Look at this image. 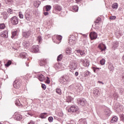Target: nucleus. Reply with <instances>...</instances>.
Wrapping results in <instances>:
<instances>
[{"label":"nucleus","instance_id":"obj_29","mask_svg":"<svg viewBox=\"0 0 124 124\" xmlns=\"http://www.w3.org/2000/svg\"><path fill=\"white\" fill-rule=\"evenodd\" d=\"M101 18L100 17L98 18L95 21V24L97 25V24L99 23V22H101Z\"/></svg>","mask_w":124,"mask_h":124},{"label":"nucleus","instance_id":"obj_26","mask_svg":"<svg viewBox=\"0 0 124 124\" xmlns=\"http://www.w3.org/2000/svg\"><path fill=\"white\" fill-rule=\"evenodd\" d=\"M56 92L58 94H60V95L62 94V90H61V88H57L56 90Z\"/></svg>","mask_w":124,"mask_h":124},{"label":"nucleus","instance_id":"obj_44","mask_svg":"<svg viewBox=\"0 0 124 124\" xmlns=\"http://www.w3.org/2000/svg\"><path fill=\"white\" fill-rule=\"evenodd\" d=\"M8 13H10V14H12L13 13V11L11 9H9L7 11Z\"/></svg>","mask_w":124,"mask_h":124},{"label":"nucleus","instance_id":"obj_33","mask_svg":"<svg viewBox=\"0 0 124 124\" xmlns=\"http://www.w3.org/2000/svg\"><path fill=\"white\" fill-rule=\"evenodd\" d=\"M17 34V31H14V32H13L12 33V38H14V37H15V36H16Z\"/></svg>","mask_w":124,"mask_h":124},{"label":"nucleus","instance_id":"obj_35","mask_svg":"<svg viewBox=\"0 0 124 124\" xmlns=\"http://www.w3.org/2000/svg\"><path fill=\"white\" fill-rule=\"evenodd\" d=\"M100 63H101L102 65L105 64V59H102L100 61Z\"/></svg>","mask_w":124,"mask_h":124},{"label":"nucleus","instance_id":"obj_10","mask_svg":"<svg viewBox=\"0 0 124 124\" xmlns=\"http://www.w3.org/2000/svg\"><path fill=\"white\" fill-rule=\"evenodd\" d=\"M54 10H55V11H62V6L58 5V4H56V5H55L54 6Z\"/></svg>","mask_w":124,"mask_h":124},{"label":"nucleus","instance_id":"obj_12","mask_svg":"<svg viewBox=\"0 0 124 124\" xmlns=\"http://www.w3.org/2000/svg\"><path fill=\"white\" fill-rule=\"evenodd\" d=\"M81 62H82L83 63V65L85 67H88L90 65V62L88 61L87 60H86V61L82 60Z\"/></svg>","mask_w":124,"mask_h":124},{"label":"nucleus","instance_id":"obj_23","mask_svg":"<svg viewBox=\"0 0 124 124\" xmlns=\"http://www.w3.org/2000/svg\"><path fill=\"white\" fill-rule=\"evenodd\" d=\"M93 93L95 94V95H98L99 94V91L98 89H95L93 90Z\"/></svg>","mask_w":124,"mask_h":124},{"label":"nucleus","instance_id":"obj_11","mask_svg":"<svg viewBox=\"0 0 124 124\" xmlns=\"http://www.w3.org/2000/svg\"><path fill=\"white\" fill-rule=\"evenodd\" d=\"M22 45L25 48H28L30 46V42L29 41H25L23 42Z\"/></svg>","mask_w":124,"mask_h":124},{"label":"nucleus","instance_id":"obj_37","mask_svg":"<svg viewBox=\"0 0 124 124\" xmlns=\"http://www.w3.org/2000/svg\"><path fill=\"white\" fill-rule=\"evenodd\" d=\"M77 67V64L76 63H74V65H72V68L73 69V70H75V69H76Z\"/></svg>","mask_w":124,"mask_h":124},{"label":"nucleus","instance_id":"obj_24","mask_svg":"<svg viewBox=\"0 0 124 124\" xmlns=\"http://www.w3.org/2000/svg\"><path fill=\"white\" fill-rule=\"evenodd\" d=\"M12 62L10 60L8 61L7 63L5 64V66H6L7 67H8L11 64H12Z\"/></svg>","mask_w":124,"mask_h":124},{"label":"nucleus","instance_id":"obj_51","mask_svg":"<svg viewBox=\"0 0 124 124\" xmlns=\"http://www.w3.org/2000/svg\"><path fill=\"white\" fill-rule=\"evenodd\" d=\"M36 2L37 4L38 5V6H39V5H40V4L41 3V2H40L39 0H37Z\"/></svg>","mask_w":124,"mask_h":124},{"label":"nucleus","instance_id":"obj_52","mask_svg":"<svg viewBox=\"0 0 124 124\" xmlns=\"http://www.w3.org/2000/svg\"><path fill=\"white\" fill-rule=\"evenodd\" d=\"M82 0H76L77 3H81Z\"/></svg>","mask_w":124,"mask_h":124},{"label":"nucleus","instance_id":"obj_54","mask_svg":"<svg viewBox=\"0 0 124 124\" xmlns=\"http://www.w3.org/2000/svg\"><path fill=\"white\" fill-rule=\"evenodd\" d=\"M40 117L41 118V119H44L45 118V117L44 116V115L43 114H42Z\"/></svg>","mask_w":124,"mask_h":124},{"label":"nucleus","instance_id":"obj_63","mask_svg":"<svg viewBox=\"0 0 124 124\" xmlns=\"http://www.w3.org/2000/svg\"><path fill=\"white\" fill-rule=\"evenodd\" d=\"M0 124H2V123H1L0 122Z\"/></svg>","mask_w":124,"mask_h":124},{"label":"nucleus","instance_id":"obj_15","mask_svg":"<svg viewBox=\"0 0 124 124\" xmlns=\"http://www.w3.org/2000/svg\"><path fill=\"white\" fill-rule=\"evenodd\" d=\"M15 119H16V121H21V120H22V115H21V114H16Z\"/></svg>","mask_w":124,"mask_h":124},{"label":"nucleus","instance_id":"obj_3","mask_svg":"<svg viewBox=\"0 0 124 124\" xmlns=\"http://www.w3.org/2000/svg\"><path fill=\"white\" fill-rule=\"evenodd\" d=\"M10 21L12 23V24L14 26H16V25H18V23H19V19H18V17L17 16H15L12 17Z\"/></svg>","mask_w":124,"mask_h":124},{"label":"nucleus","instance_id":"obj_14","mask_svg":"<svg viewBox=\"0 0 124 124\" xmlns=\"http://www.w3.org/2000/svg\"><path fill=\"white\" fill-rule=\"evenodd\" d=\"M65 51L67 55H71V53H72V49L70 47H67Z\"/></svg>","mask_w":124,"mask_h":124},{"label":"nucleus","instance_id":"obj_5","mask_svg":"<svg viewBox=\"0 0 124 124\" xmlns=\"http://www.w3.org/2000/svg\"><path fill=\"white\" fill-rule=\"evenodd\" d=\"M78 103L79 104V105H81L82 106H84L85 104L87 103V100L86 99L82 98L78 100Z\"/></svg>","mask_w":124,"mask_h":124},{"label":"nucleus","instance_id":"obj_27","mask_svg":"<svg viewBox=\"0 0 124 124\" xmlns=\"http://www.w3.org/2000/svg\"><path fill=\"white\" fill-rule=\"evenodd\" d=\"M2 14H3V18H4L5 20H6V19H7V18H8V16H7V13L4 12V13H3Z\"/></svg>","mask_w":124,"mask_h":124},{"label":"nucleus","instance_id":"obj_56","mask_svg":"<svg viewBox=\"0 0 124 124\" xmlns=\"http://www.w3.org/2000/svg\"><path fill=\"white\" fill-rule=\"evenodd\" d=\"M78 75H79V73H78V72H76L75 73V76H78Z\"/></svg>","mask_w":124,"mask_h":124},{"label":"nucleus","instance_id":"obj_55","mask_svg":"<svg viewBox=\"0 0 124 124\" xmlns=\"http://www.w3.org/2000/svg\"><path fill=\"white\" fill-rule=\"evenodd\" d=\"M3 33H5V34L7 35V33H8V32L7 31H5L3 32Z\"/></svg>","mask_w":124,"mask_h":124},{"label":"nucleus","instance_id":"obj_34","mask_svg":"<svg viewBox=\"0 0 124 124\" xmlns=\"http://www.w3.org/2000/svg\"><path fill=\"white\" fill-rule=\"evenodd\" d=\"M5 28V25L3 23L0 24V30H3Z\"/></svg>","mask_w":124,"mask_h":124},{"label":"nucleus","instance_id":"obj_30","mask_svg":"<svg viewBox=\"0 0 124 124\" xmlns=\"http://www.w3.org/2000/svg\"><path fill=\"white\" fill-rule=\"evenodd\" d=\"M112 8L113 9H117L118 8V3H114L112 6Z\"/></svg>","mask_w":124,"mask_h":124},{"label":"nucleus","instance_id":"obj_57","mask_svg":"<svg viewBox=\"0 0 124 124\" xmlns=\"http://www.w3.org/2000/svg\"><path fill=\"white\" fill-rule=\"evenodd\" d=\"M98 83H100V84H104L103 82H102V81H98Z\"/></svg>","mask_w":124,"mask_h":124},{"label":"nucleus","instance_id":"obj_36","mask_svg":"<svg viewBox=\"0 0 124 124\" xmlns=\"http://www.w3.org/2000/svg\"><path fill=\"white\" fill-rule=\"evenodd\" d=\"M78 6H74L73 7V10H74V11H78Z\"/></svg>","mask_w":124,"mask_h":124},{"label":"nucleus","instance_id":"obj_43","mask_svg":"<svg viewBox=\"0 0 124 124\" xmlns=\"http://www.w3.org/2000/svg\"><path fill=\"white\" fill-rule=\"evenodd\" d=\"M50 78H49V77H47L46 82V84H50Z\"/></svg>","mask_w":124,"mask_h":124},{"label":"nucleus","instance_id":"obj_7","mask_svg":"<svg viewBox=\"0 0 124 124\" xmlns=\"http://www.w3.org/2000/svg\"><path fill=\"white\" fill-rule=\"evenodd\" d=\"M39 51V46H33L32 47V52L33 53H37Z\"/></svg>","mask_w":124,"mask_h":124},{"label":"nucleus","instance_id":"obj_60","mask_svg":"<svg viewBox=\"0 0 124 124\" xmlns=\"http://www.w3.org/2000/svg\"><path fill=\"white\" fill-rule=\"evenodd\" d=\"M115 45H116V47H118V44H115Z\"/></svg>","mask_w":124,"mask_h":124},{"label":"nucleus","instance_id":"obj_41","mask_svg":"<svg viewBox=\"0 0 124 124\" xmlns=\"http://www.w3.org/2000/svg\"><path fill=\"white\" fill-rule=\"evenodd\" d=\"M56 38L58 40H62V37L61 35H58L57 36Z\"/></svg>","mask_w":124,"mask_h":124},{"label":"nucleus","instance_id":"obj_19","mask_svg":"<svg viewBox=\"0 0 124 124\" xmlns=\"http://www.w3.org/2000/svg\"><path fill=\"white\" fill-rule=\"evenodd\" d=\"M20 57L21 59H26V57H27V53L26 52H23L20 53Z\"/></svg>","mask_w":124,"mask_h":124},{"label":"nucleus","instance_id":"obj_25","mask_svg":"<svg viewBox=\"0 0 124 124\" xmlns=\"http://www.w3.org/2000/svg\"><path fill=\"white\" fill-rule=\"evenodd\" d=\"M62 57L63 56L62 55V54H60V55H59L57 57V61L61 62V61L62 60Z\"/></svg>","mask_w":124,"mask_h":124},{"label":"nucleus","instance_id":"obj_50","mask_svg":"<svg viewBox=\"0 0 124 124\" xmlns=\"http://www.w3.org/2000/svg\"><path fill=\"white\" fill-rule=\"evenodd\" d=\"M35 123H34V122H33L32 120H31L30 122L29 123H28V124H35Z\"/></svg>","mask_w":124,"mask_h":124},{"label":"nucleus","instance_id":"obj_64","mask_svg":"<svg viewBox=\"0 0 124 124\" xmlns=\"http://www.w3.org/2000/svg\"><path fill=\"white\" fill-rule=\"evenodd\" d=\"M27 66H29V65L28 64V65H27Z\"/></svg>","mask_w":124,"mask_h":124},{"label":"nucleus","instance_id":"obj_21","mask_svg":"<svg viewBox=\"0 0 124 124\" xmlns=\"http://www.w3.org/2000/svg\"><path fill=\"white\" fill-rule=\"evenodd\" d=\"M44 8H46V11L48 12L49 10H51L52 6H51V5H47L46 6H45Z\"/></svg>","mask_w":124,"mask_h":124},{"label":"nucleus","instance_id":"obj_4","mask_svg":"<svg viewBox=\"0 0 124 124\" xmlns=\"http://www.w3.org/2000/svg\"><path fill=\"white\" fill-rule=\"evenodd\" d=\"M90 37L91 40H93V39H96V38H97V33H96V32L94 31L91 32L90 33Z\"/></svg>","mask_w":124,"mask_h":124},{"label":"nucleus","instance_id":"obj_18","mask_svg":"<svg viewBox=\"0 0 124 124\" xmlns=\"http://www.w3.org/2000/svg\"><path fill=\"white\" fill-rule=\"evenodd\" d=\"M116 122H118V117L117 116H114L111 119L110 122L114 124V123H116Z\"/></svg>","mask_w":124,"mask_h":124},{"label":"nucleus","instance_id":"obj_53","mask_svg":"<svg viewBox=\"0 0 124 124\" xmlns=\"http://www.w3.org/2000/svg\"><path fill=\"white\" fill-rule=\"evenodd\" d=\"M44 14L45 16H47V15H49V13L48 12H44Z\"/></svg>","mask_w":124,"mask_h":124},{"label":"nucleus","instance_id":"obj_49","mask_svg":"<svg viewBox=\"0 0 124 124\" xmlns=\"http://www.w3.org/2000/svg\"><path fill=\"white\" fill-rule=\"evenodd\" d=\"M109 19H110V20H115V19H116V16H111L109 17Z\"/></svg>","mask_w":124,"mask_h":124},{"label":"nucleus","instance_id":"obj_45","mask_svg":"<svg viewBox=\"0 0 124 124\" xmlns=\"http://www.w3.org/2000/svg\"><path fill=\"white\" fill-rule=\"evenodd\" d=\"M16 106H20V101L19 100L16 101Z\"/></svg>","mask_w":124,"mask_h":124},{"label":"nucleus","instance_id":"obj_20","mask_svg":"<svg viewBox=\"0 0 124 124\" xmlns=\"http://www.w3.org/2000/svg\"><path fill=\"white\" fill-rule=\"evenodd\" d=\"M25 17L27 21H30L31 20V15L30 14H26Z\"/></svg>","mask_w":124,"mask_h":124},{"label":"nucleus","instance_id":"obj_31","mask_svg":"<svg viewBox=\"0 0 124 124\" xmlns=\"http://www.w3.org/2000/svg\"><path fill=\"white\" fill-rule=\"evenodd\" d=\"M72 100V97H71V96H68L67 97V102H71Z\"/></svg>","mask_w":124,"mask_h":124},{"label":"nucleus","instance_id":"obj_17","mask_svg":"<svg viewBox=\"0 0 124 124\" xmlns=\"http://www.w3.org/2000/svg\"><path fill=\"white\" fill-rule=\"evenodd\" d=\"M46 63H47V60H46V59L40 62V65L41 66H43L45 65Z\"/></svg>","mask_w":124,"mask_h":124},{"label":"nucleus","instance_id":"obj_2","mask_svg":"<svg viewBox=\"0 0 124 124\" xmlns=\"http://www.w3.org/2000/svg\"><path fill=\"white\" fill-rule=\"evenodd\" d=\"M69 113H79V108L78 107L75 106H72L68 110Z\"/></svg>","mask_w":124,"mask_h":124},{"label":"nucleus","instance_id":"obj_22","mask_svg":"<svg viewBox=\"0 0 124 124\" xmlns=\"http://www.w3.org/2000/svg\"><path fill=\"white\" fill-rule=\"evenodd\" d=\"M91 75V72L89 71H86L84 72V77H89Z\"/></svg>","mask_w":124,"mask_h":124},{"label":"nucleus","instance_id":"obj_28","mask_svg":"<svg viewBox=\"0 0 124 124\" xmlns=\"http://www.w3.org/2000/svg\"><path fill=\"white\" fill-rule=\"evenodd\" d=\"M79 121L80 122L81 124H87V121L85 119H80Z\"/></svg>","mask_w":124,"mask_h":124},{"label":"nucleus","instance_id":"obj_8","mask_svg":"<svg viewBox=\"0 0 124 124\" xmlns=\"http://www.w3.org/2000/svg\"><path fill=\"white\" fill-rule=\"evenodd\" d=\"M104 114L106 116H109L111 115V111L108 108H105L104 110Z\"/></svg>","mask_w":124,"mask_h":124},{"label":"nucleus","instance_id":"obj_1","mask_svg":"<svg viewBox=\"0 0 124 124\" xmlns=\"http://www.w3.org/2000/svg\"><path fill=\"white\" fill-rule=\"evenodd\" d=\"M59 82L62 85H65V84H67V83L70 82V79H69V77H62L59 79Z\"/></svg>","mask_w":124,"mask_h":124},{"label":"nucleus","instance_id":"obj_9","mask_svg":"<svg viewBox=\"0 0 124 124\" xmlns=\"http://www.w3.org/2000/svg\"><path fill=\"white\" fill-rule=\"evenodd\" d=\"M31 31H28L27 32H23L22 35L23 37H25V38H28V37H29V36L31 35Z\"/></svg>","mask_w":124,"mask_h":124},{"label":"nucleus","instance_id":"obj_39","mask_svg":"<svg viewBox=\"0 0 124 124\" xmlns=\"http://www.w3.org/2000/svg\"><path fill=\"white\" fill-rule=\"evenodd\" d=\"M78 53H80L81 56H83V55H84L85 54V52L80 50H77Z\"/></svg>","mask_w":124,"mask_h":124},{"label":"nucleus","instance_id":"obj_61","mask_svg":"<svg viewBox=\"0 0 124 124\" xmlns=\"http://www.w3.org/2000/svg\"><path fill=\"white\" fill-rule=\"evenodd\" d=\"M44 115H47V113H43Z\"/></svg>","mask_w":124,"mask_h":124},{"label":"nucleus","instance_id":"obj_58","mask_svg":"<svg viewBox=\"0 0 124 124\" xmlns=\"http://www.w3.org/2000/svg\"><path fill=\"white\" fill-rule=\"evenodd\" d=\"M83 36H84V37H87V35H86V34H83Z\"/></svg>","mask_w":124,"mask_h":124},{"label":"nucleus","instance_id":"obj_32","mask_svg":"<svg viewBox=\"0 0 124 124\" xmlns=\"http://www.w3.org/2000/svg\"><path fill=\"white\" fill-rule=\"evenodd\" d=\"M37 40L38 41L39 43H41L42 42V37L41 36H38L37 38Z\"/></svg>","mask_w":124,"mask_h":124},{"label":"nucleus","instance_id":"obj_42","mask_svg":"<svg viewBox=\"0 0 124 124\" xmlns=\"http://www.w3.org/2000/svg\"><path fill=\"white\" fill-rule=\"evenodd\" d=\"M48 120L50 123H52V122H53V120H54V119L52 117H49L48 118Z\"/></svg>","mask_w":124,"mask_h":124},{"label":"nucleus","instance_id":"obj_40","mask_svg":"<svg viewBox=\"0 0 124 124\" xmlns=\"http://www.w3.org/2000/svg\"><path fill=\"white\" fill-rule=\"evenodd\" d=\"M5 1L6 2V3L8 4H10V3H11L12 0H5Z\"/></svg>","mask_w":124,"mask_h":124},{"label":"nucleus","instance_id":"obj_38","mask_svg":"<svg viewBox=\"0 0 124 124\" xmlns=\"http://www.w3.org/2000/svg\"><path fill=\"white\" fill-rule=\"evenodd\" d=\"M115 35H116V37H117V38H119L122 34L120 33V32H117L115 33Z\"/></svg>","mask_w":124,"mask_h":124},{"label":"nucleus","instance_id":"obj_6","mask_svg":"<svg viewBox=\"0 0 124 124\" xmlns=\"http://www.w3.org/2000/svg\"><path fill=\"white\" fill-rule=\"evenodd\" d=\"M98 48L101 50V52H103V51L106 50V46L103 44H100L98 45Z\"/></svg>","mask_w":124,"mask_h":124},{"label":"nucleus","instance_id":"obj_16","mask_svg":"<svg viewBox=\"0 0 124 124\" xmlns=\"http://www.w3.org/2000/svg\"><path fill=\"white\" fill-rule=\"evenodd\" d=\"M38 79L39 81H40L41 82H43V81H44V80H45V77H44V76H43V75L41 74L38 76Z\"/></svg>","mask_w":124,"mask_h":124},{"label":"nucleus","instance_id":"obj_46","mask_svg":"<svg viewBox=\"0 0 124 124\" xmlns=\"http://www.w3.org/2000/svg\"><path fill=\"white\" fill-rule=\"evenodd\" d=\"M18 16L19 18H20V19H23V18H24V16L23 15V14H21V13L19 14Z\"/></svg>","mask_w":124,"mask_h":124},{"label":"nucleus","instance_id":"obj_47","mask_svg":"<svg viewBox=\"0 0 124 124\" xmlns=\"http://www.w3.org/2000/svg\"><path fill=\"white\" fill-rule=\"evenodd\" d=\"M42 88L43 90H46V85L45 84H42Z\"/></svg>","mask_w":124,"mask_h":124},{"label":"nucleus","instance_id":"obj_59","mask_svg":"<svg viewBox=\"0 0 124 124\" xmlns=\"http://www.w3.org/2000/svg\"><path fill=\"white\" fill-rule=\"evenodd\" d=\"M28 115H30V116H31V113H29V112L28 113Z\"/></svg>","mask_w":124,"mask_h":124},{"label":"nucleus","instance_id":"obj_48","mask_svg":"<svg viewBox=\"0 0 124 124\" xmlns=\"http://www.w3.org/2000/svg\"><path fill=\"white\" fill-rule=\"evenodd\" d=\"M7 36V34H5L4 33H2V34H1V37H6Z\"/></svg>","mask_w":124,"mask_h":124},{"label":"nucleus","instance_id":"obj_62","mask_svg":"<svg viewBox=\"0 0 124 124\" xmlns=\"http://www.w3.org/2000/svg\"><path fill=\"white\" fill-rule=\"evenodd\" d=\"M0 6H1V5L0 3Z\"/></svg>","mask_w":124,"mask_h":124},{"label":"nucleus","instance_id":"obj_13","mask_svg":"<svg viewBox=\"0 0 124 124\" xmlns=\"http://www.w3.org/2000/svg\"><path fill=\"white\" fill-rule=\"evenodd\" d=\"M108 69L110 71H111V72H114V69H115V67H114V66H113V64L109 63L108 64Z\"/></svg>","mask_w":124,"mask_h":124}]
</instances>
